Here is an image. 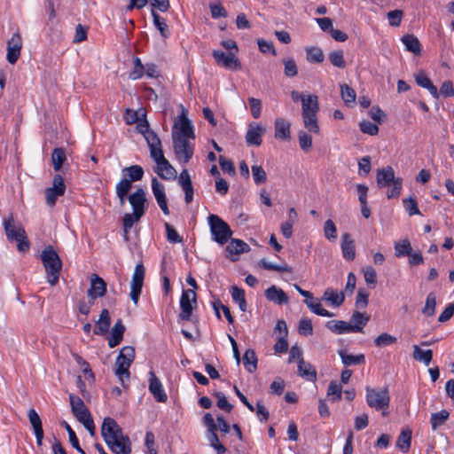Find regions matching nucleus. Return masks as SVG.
Segmentation results:
<instances>
[{
    "instance_id": "obj_1",
    "label": "nucleus",
    "mask_w": 454,
    "mask_h": 454,
    "mask_svg": "<svg viewBox=\"0 0 454 454\" xmlns=\"http://www.w3.org/2000/svg\"><path fill=\"white\" fill-rule=\"evenodd\" d=\"M101 435L114 453H131V442L129 436L123 434L121 427L114 419L110 417L104 419L101 426Z\"/></svg>"
},
{
    "instance_id": "obj_2",
    "label": "nucleus",
    "mask_w": 454,
    "mask_h": 454,
    "mask_svg": "<svg viewBox=\"0 0 454 454\" xmlns=\"http://www.w3.org/2000/svg\"><path fill=\"white\" fill-rule=\"evenodd\" d=\"M3 225L7 240L15 242L20 253H27L30 248V242L22 223L11 215L4 219Z\"/></svg>"
},
{
    "instance_id": "obj_3",
    "label": "nucleus",
    "mask_w": 454,
    "mask_h": 454,
    "mask_svg": "<svg viewBox=\"0 0 454 454\" xmlns=\"http://www.w3.org/2000/svg\"><path fill=\"white\" fill-rule=\"evenodd\" d=\"M42 262L45 268L48 282L54 286L58 284L62 270V261L52 247H45L41 254Z\"/></svg>"
},
{
    "instance_id": "obj_4",
    "label": "nucleus",
    "mask_w": 454,
    "mask_h": 454,
    "mask_svg": "<svg viewBox=\"0 0 454 454\" xmlns=\"http://www.w3.org/2000/svg\"><path fill=\"white\" fill-rule=\"evenodd\" d=\"M301 115L304 127L312 133H319L317 113L319 111L318 98L317 95H308L301 103Z\"/></svg>"
},
{
    "instance_id": "obj_5",
    "label": "nucleus",
    "mask_w": 454,
    "mask_h": 454,
    "mask_svg": "<svg viewBox=\"0 0 454 454\" xmlns=\"http://www.w3.org/2000/svg\"><path fill=\"white\" fill-rule=\"evenodd\" d=\"M135 358V348L131 346L123 347L115 361L114 373L126 387L125 381L130 378L129 367Z\"/></svg>"
},
{
    "instance_id": "obj_6",
    "label": "nucleus",
    "mask_w": 454,
    "mask_h": 454,
    "mask_svg": "<svg viewBox=\"0 0 454 454\" xmlns=\"http://www.w3.org/2000/svg\"><path fill=\"white\" fill-rule=\"evenodd\" d=\"M366 402L371 408L382 411L384 417L388 415L387 410L389 407L390 396L387 387L380 390L366 387Z\"/></svg>"
},
{
    "instance_id": "obj_7",
    "label": "nucleus",
    "mask_w": 454,
    "mask_h": 454,
    "mask_svg": "<svg viewBox=\"0 0 454 454\" xmlns=\"http://www.w3.org/2000/svg\"><path fill=\"white\" fill-rule=\"evenodd\" d=\"M207 221L213 240L220 245L225 244L232 235L228 223L216 215H209Z\"/></svg>"
},
{
    "instance_id": "obj_8",
    "label": "nucleus",
    "mask_w": 454,
    "mask_h": 454,
    "mask_svg": "<svg viewBox=\"0 0 454 454\" xmlns=\"http://www.w3.org/2000/svg\"><path fill=\"white\" fill-rule=\"evenodd\" d=\"M172 139L174 153L176 159L184 164L188 163L192 158L194 146L191 145L188 139H185V137L174 136V138Z\"/></svg>"
},
{
    "instance_id": "obj_9",
    "label": "nucleus",
    "mask_w": 454,
    "mask_h": 454,
    "mask_svg": "<svg viewBox=\"0 0 454 454\" xmlns=\"http://www.w3.org/2000/svg\"><path fill=\"white\" fill-rule=\"evenodd\" d=\"M145 269L143 263H137L135 267L132 279L130 282V299L135 305L137 304L139 296L142 293L144 285Z\"/></svg>"
},
{
    "instance_id": "obj_10",
    "label": "nucleus",
    "mask_w": 454,
    "mask_h": 454,
    "mask_svg": "<svg viewBox=\"0 0 454 454\" xmlns=\"http://www.w3.org/2000/svg\"><path fill=\"white\" fill-rule=\"evenodd\" d=\"M196 293L192 289L183 290L182 295L180 298V309L181 311L178 315V317L182 321H189L191 319L193 305H196Z\"/></svg>"
},
{
    "instance_id": "obj_11",
    "label": "nucleus",
    "mask_w": 454,
    "mask_h": 454,
    "mask_svg": "<svg viewBox=\"0 0 454 454\" xmlns=\"http://www.w3.org/2000/svg\"><path fill=\"white\" fill-rule=\"evenodd\" d=\"M174 136L185 137V139L195 138L193 126L191 121L187 118L186 112L184 108L178 117V120L174 123L172 138H174Z\"/></svg>"
},
{
    "instance_id": "obj_12",
    "label": "nucleus",
    "mask_w": 454,
    "mask_h": 454,
    "mask_svg": "<svg viewBox=\"0 0 454 454\" xmlns=\"http://www.w3.org/2000/svg\"><path fill=\"white\" fill-rule=\"evenodd\" d=\"M65 191L66 185L63 177L59 174L55 175L52 181V187H49L45 190L46 203L50 207L55 206L57 199L64 195Z\"/></svg>"
},
{
    "instance_id": "obj_13",
    "label": "nucleus",
    "mask_w": 454,
    "mask_h": 454,
    "mask_svg": "<svg viewBox=\"0 0 454 454\" xmlns=\"http://www.w3.org/2000/svg\"><path fill=\"white\" fill-rule=\"evenodd\" d=\"M212 55L215 62L226 69L238 70L241 68V64L235 57V52L225 54V52L222 51L215 50L213 51Z\"/></svg>"
},
{
    "instance_id": "obj_14",
    "label": "nucleus",
    "mask_w": 454,
    "mask_h": 454,
    "mask_svg": "<svg viewBox=\"0 0 454 454\" xmlns=\"http://www.w3.org/2000/svg\"><path fill=\"white\" fill-rule=\"evenodd\" d=\"M22 49V39L19 32L12 35L7 41L6 59L10 64H15L20 56Z\"/></svg>"
},
{
    "instance_id": "obj_15",
    "label": "nucleus",
    "mask_w": 454,
    "mask_h": 454,
    "mask_svg": "<svg viewBox=\"0 0 454 454\" xmlns=\"http://www.w3.org/2000/svg\"><path fill=\"white\" fill-rule=\"evenodd\" d=\"M71 411L79 422L91 417V414L84 402L74 394L69 395Z\"/></svg>"
},
{
    "instance_id": "obj_16",
    "label": "nucleus",
    "mask_w": 454,
    "mask_h": 454,
    "mask_svg": "<svg viewBox=\"0 0 454 454\" xmlns=\"http://www.w3.org/2000/svg\"><path fill=\"white\" fill-rule=\"evenodd\" d=\"M129 201L133 208L135 216H143L145 212V192L142 188H137L135 192L129 195Z\"/></svg>"
},
{
    "instance_id": "obj_17",
    "label": "nucleus",
    "mask_w": 454,
    "mask_h": 454,
    "mask_svg": "<svg viewBox=\"0 0 454 454\" xmlns=\"http://www.w3.org/2000/svg\"><path fill=\"white\" fill-rule=\"evenodd\" d=\"M147 144L150 149L151 157L157 163V165L167 160L163 154L160 139L156 133H151L148 136Z\"/></svg>"
},
{
    "instance_id": "obj_18",
    "label": "nucleus",
    "mask_w": 454,
    "mask_h": 454,
    "mask_svg": "<svg viewBox=\"0 0 454 454\" xmlns=\"http://www.w3.org/2000/svg\"><path fill=\"white\" fill-rule=\"evenodd\" d=\"M152 191L163 214L166 215H169L165 187L157 180L156 177L152 179Z\"/></svg>"
},
{
    "instance_id": "obj_19",
    "label": "nucleus",
    "mask_w": 454,
    "mask_h": 454,
    "mask_svg": "<svg viewBox=\"0 0 454 454\" xmlns=\"http://www.w3.org/2000/svg\"><path fill=\"white\" fill-rule=\"evenodd\" d=\"M149 391L153 395L155 400L159 403H165L168 400V395L163 388V386L159 380V378L155 375V373L151 371L149 372Z\"/></svg>"
},
{
    "instance_id": "obj_20",
    "label": "nucleus",
    "mask_w": 454,
    "mask_h": 454,
    "mask_svg": "<svg viewBox=\"0 0 454 454\" xmlns=\"http://www.w3.org/2000/svg\"><path fill=\"white\" fill-rule=\"evenodd\" d=\"M106 293V283L98 274H91L90 286L87 291V296L90 298L103 297Z\"/></svg>"
},
{
    "instance_id": "obj_21",
    "label": "nucleus",
    "mask_w": 454,
    "mask_h": 454,
    "mask_svg": "<svg viewBox=\"0 0 454 454\" xmlns=\"http://www.w3.org/2000/svg\"><path fill=\"white\" fill-rule=\"evenodd\" d=\"M249 250L250 247L246 242L241 239H232L226 247V257L232 262H236L240 254L248 252Z\"/></svg>"
},
{
    "instance_id": "obj_22",
    "label": "nucleus",
    "mask_w": 454,
    "mask_h": 454,
    "mask_svg": "<svg viewBox=\"0 0 454 454\" xmlns=\"http://www.w3.org/2000/svg\"><path fill=\"white\" fill-rule=\"evenodd\" d=\"M265 128L257 124L251 123L249 124L248 129L246 134V142L248 145H255L259 146L262 145V136L265 132Z\"/></svg>"
},
{
    "instance_id": "obj_23",
    "label": "nucleus",
    "mask_w": 454,
    "mask_h": 454,
    "mask_svg": "<svg viewBox=\"0 0 454 454\" xmlns=\"http://www.w3.org/2000/svg\"><path fill=\"white\" fill-rule=\"evenodd\" d=\"M377 185L379 188L390 186L394 184L397 177L395 176V172L392 167L387 166L377 170Z\"/></svg>"
},
{
    "instance_id": "obj_24",
    "label": "nucleus",
    "mask_w": 454,
    "mask_h": 454,
    "mask_svg": "<svg viewBox=\"0 0 454 454\" xmlns=\"http://www.w3.org/2000/svg\"><path fill=\"white\" fill-rule=\"evenodd\" d=\"M340 247L345 260L351 262L356 258L355 241L349 233L342 234Z\"/></svg>"
},
{
    "instance_id": "obj_25",
    "label": "nucleus",
    "mask_w": 454,
    "mask_h": 454,
    "mask_svg": "<svg viewBox=\"0 0 454 454\" xmlns=\"http://www.w3.org/2000/svg\"><path fill=\"white\" fill-rule=\"evenodd\" d=\"M29 422L34 429L36 438V444L42 446L43 439V429L42 427V420L35 409H30L27 413Z\"/></svg>"
},
{
    "instance_id": "obj_26",
    "label": "nucleus",
    "mask_w": 454,
    "mask_h": 454,
    "mask_svg": "<svg viewBox=\"0 0 454 454\" xmlns=\"http://www.w3.org/2000/svg\"><path fill=\"white\" fill-rule=\"evenodd\" d=\"M125 329L122 320L118 319L110 332V337L108 338L109 348H113L121 342Z\"/></svg>"
},
{
    "instance_id": "obj_27",
    "label": "nucleus",
    "mask_w": 454,
    "mask_h": 454,
    "mask_svg": "<svg viewBox=\"0 0 454 454\" xmlns=\"http://www.w3.org/2000/svg\"><path fill=\"white\" fill-rule=\"evenodd\" d=\"M265 297L267 300L278 305L286 304L289 301L287 294L281 288H278L276 286H271L266 289Z\"/></svg>"
},
{
    "instance_id": "obj_28",
    "label": "nucleus",
    "mask_w": 454,
    "mask_h": 454,
    "mask_svg": "<svg viewBox=\"0 0 454 454\" xmlns=\"http://www.w3.org/2000/svg\"><path fill=\"white\" fill-rule=\"evenodd\" d=\"M414 78L416 83L419 86L427 89L434 98H439V93L436 86L434 85L432 81L427 77L424 71H419L417 74H415Z\"/></svg>"
},
{
    "instance_id": "obj_29",
    "label": "nucleus",
    "mask_w": 454,
    "mask_h": 454,
    "mask_svg": "<svg viewBox=\"0 0 454 454\" xmlns=\"http://www.w3.org/2000/svg\"><path fill=\"white\" fill-rule=\"evenodd\" d=\"M111 325V317L108 309H102L98 320L96 322L94 333L96 335H105L108 333Z\"/></svg>"
},
{
    "instance_id": "obj_30",
    "label": "nucleus",
    "mask_w": 454,
    "mask_h": 454,
    "mask_svg": "<svg viewBox=\"0 0 454 454\" xmlns=\"http://www.w3.org/2000/svg\"><path fill=\"white\" fill-rule=\"evenodd\" d=\"M338 355L341 358V362L345 366L365 364V356L364 354L352 355L348 354L346 349H340L338 350Z\"/></svg>"
},
{
    "instance_id": "obj_31",
    "label": "nucleus",
    "mask_w": 454,
    "mask_h": 454,
    "mask_svg": "<svg viewBox=\"0 0 454 454\" xmlns=\"http://www.w3.org/2000/svg\"><path fill=\"white\" fill-rule=\"evenodd\" d=\"M370 317L366 314L354 311L350 318L352 333H362Z\"/></svg>"
},
{
    "instance_id": "obj_32",
    "label": "nucleus",
    "mask_w": 454,
    "mask_h": 454,
    "mask_svg": "<svg viewBox=\"0 0 454 454\" xmlns=\"http://www.w3.org/2000/svg\"><path fill=\"white\" fill-rule=\"evenodd\" d=\"M155 172L162 179L174 180L176 177V170L168 162V160H164L160 164L157 165Z\"/></svg>"
},
{
    "instance_id": "obj_33",
    "label": "nucleus",
    "mask_w": 454,
    "mask_h": 454,
    "mask_svg": "<svg viewBox=\"0 0 454 454\" xmlns=\"http://www.w3.org/2000/svg\"><path fill=\"white\" fill-rule=\"evenodd\" d=\"M275 137L282 140L290 139V123L282 118L275 121Z\"/></svg>"
},
{
    "instance_id": "obj_34",
    "label": "nucleus",
    "mask_w": 454,
    "mask_h": 454,
    "mask_svg": "<svg viewBox=\"0 0 454 454\" xmlns=\"http://www.w3.org/2000/svg\"><path fill=\"white\" fill-rule=\"evenodd\" d=\"M322 300L330 302L333 306L340 307L345 300L343 292L338 293L333 288H327L322 296Z\"/></svg>"
},
{
    "instance_id": "obj_35",
    "label": "nucleus",
    "mask_w": 454,
    "mask_h": 454,
    "mask_svg": "<svg viewBox=\"0 0 454 454\" xmlns=\"http://www.w3.org/2000/svg\"><path fill=\"white\" fill-rule=\"evenodd\" d=\"M327 329L336 334H343L352 333L351 324L343 320H332L328 321L325 325Z\"/></svg>"
},
{
    "instance_id": "obj_36",
    "label": "nucleus",
    "mask_w": 454,
    "mask_h": 454,
    "mask_svg": "<svg viewBox=\"0 0 454 454\" xmlns=\"http://www.w3.org/2000/svg\"><path fill=\"white\" fill-rule=\"evenodd\" d=\"M258 359L254 349L248 348L243 355V364L245 369L253 373L257 370Z\"/></svg>"
},
{
    "instance_id": "obj_37",
    "label": "nucleus",
    "mask_w": 454,
    "mask_h": 454,
    "mask_svg": "<svg viewBox=\"0 0 454 454\" xmlns=\"http://www.w3.org/2000/svg\"><path fill=\"white\" fill-rule=\"evenodd\" d=\"M298 374L309 381H314L317 379V372L315 368L309 363H305L304 360L299 361Z\"/></svg>"
},
{
    "instance_id": "obj_38",
    "label": "nucleus",
    "mask_w": 454,
    "mask_h": 454,
    "mask_svg": "<svg viewBox=\"0 0 454 454\" xmlns=\"http://www.w3.org/2000/svg\"><path fill=\"white\" fill-rule=\"evenodd\" d=\"M413 359L423 363L425 365H429L433 359V351L431 349L424 350L418 345H413Z\"/></svg>"
},
{
    "instance_id": "obj_39",
    "label": "nucleus",
    "mask_w": 454,
    "mask_h": 454,
    "mask_svg": "<svg viewBox=\"0 0 454 454\" xmlns=\"http://www.w3.org/2000/svg\"><path fill=\"white\" fill-rule=\"evenodd\" d=\"M132 188V183L128 181L127 177L121 178L116 184L115 192L120 200V204L122 206L125 203V198Z\"/></svg>"
},
{
    "instance_id": "obj_40",
    "label": "nucleus",
    "mask_w": 454,
    "mask_h": 454,
    "mask_svg": "<svg viewBox=\"0 0 454 454\" xmlns=\"http://www.w3.org/2000/svg\"><path fill=\"white\" fill-rule=\"evenodd\" d=\"M402 42L408 51L419 55L421 52V44L419 39L413 35H405L402 37Z\"/></svg>"
},
{
    "instance_id": "obj_41",
    "label": "nucleus",
    "mask_w": 454,
    "mask_h": 454,
    "mask_svg": "<svg viewBox=\"0 0 454 454\" xmlns=\"http://www.w3.org/2000/svg\"><path fill=\"white\" fill-rule=\"evenodd\" d=\"M304 302L306 303L307 307L316 315L327 317L333 316V313L324 309L319 301L317 299H314L313 296L312 299H306Z\"/></svg>"
},
{
    "instance_id": "obj_42",
    "label": "nucleus",
    "mask_w": 454,
    "mask_h": 454,
    "mask_svg": "<svg viewBox=\"0 0 454 454\" xmlns=\"http://www.w3.org/2000/svg\"><path fill=\"white\" fill-rule=\"evenodd\" d=\"M411 430L405 429L401 432L396 441V447L403 453L409 451L411 443Z\"/></svg>"
},
{
    "instance_id": "obj_43",
    "label": "nucleus",
    "mask_w": 454,
    "mask_h": 454,
    "mask_svg": "<svg viewBox=\"0 0 454 454\" xmlns=\"http://www.w3.org/2000/svg\"><path fill=\"white\" fill-rule=\"evenodd\" d=\"M67 160L66 151L62 147H57L52 151L51 161L53 168L56 172L59 171Z\"/></svg>"
},
{
    "instance_id": "obj_44",
    "label": "nucleus",
    "mask_w": 454,
    "mask_h": 454,
    "mask_svg": "<svg viewBox=\"0 0 454 454\" xmlns=\"http://www.w3.org/2000/svg\"><path fill=\"white\" fill-rule=\"evenodd\" d=\"M122 173L129 176L128 181L130 183L140 181L144 176V169L139 165L126 167L122 169Z\"/></svg>"
},
{
    "instance_id": "obj_45",
    "label": "nucleus",
    "mask_w": 454,
    "mask_h": 454,
    "mask_svg": "<svg viewBox=\"0 0 454 454\" xmlns=\"http://www.w3.org/2000/svg\"><path fill=\"white\" fill-rule=\"evenodd\" d=\"M153 20L155 27L159 30L161 37L168 38L170 35V31L168 26L167 25L165 20L161 18L156 12H153Z\"/></svg>"
},
{
    "instance_id": "obj_46",
    "label": "nucleus",
    "mask_w": 454,
    "mask_h": 454,
    "mask_svg": "<svg viewBox=\"0 0 454 454\" xmlns=\"http://www.w3.org/2000/svg\"><path fill=\"white\" fill-rule=\"evenodd\" d=\"M450 413L446 410H442L438 412L432 413L430 418V424L433 430H436L439 427L442 426L449 419Z\"/></svg>"
},
{
    "instance_id": "obj_47",
    "label": "nucleus",
    "mask_w": 454,
    "mask_h": 454,
    "mask_svg": "<svg viewBox=\"0 0 454 454\" xmlns=\"http://www.w3.org/2000/svg\"><path fill=\"white\" fill-rule=\"evenodd\" d=\"M206 435L210 446L216 451L217 454H224L226 452V448L219 442L216 430L208 431L207 432Z\"/></svg>"
},
{
    "instance_id": "obj_48",
    "label": "nucleus",
    "mask_w": 454,
    "mask_h": 454,
    "mask_svg": "<svg viewBox=\"0 0 454 454\" xmlns=\"http://www.w3.org/2000/svg\"><path fill=\"white\" fill-rule=\"evenodd\" d=\"M412 252L411 242L408 239H403L395 244V255L396 257L408 256Z\"/></svg>"
},
{
    "instance_id": "obj_49",
    "label": "nucleus",
    "mask_w": 454,
    "mask_h": 454,
    "mask_svg": "<svg viewBox=\"0 0 454 454\" xmlns=\"http://www.w3.org/2000/svg\"><path fill=\"white\" fill-rule=\"evenodd\" d=\"M258 265L261 268H262L264 270H275V271H278V272H288V273L292 272V269L287 264H285V265L274 264V263L269 262L264 258L261 259L258 262Z\"/></svg>"
},
{
    "instance_id": "obj_50",
    "label": "nucleus",
    "mask_w": 454,
    "mask_h": 454,
    "mask_svg": "<svg viewBox=\"0 0 454 454\" xmlns=\"http://www.w3.org/2000/svg\"><path fill=\"white\" fill-rule=\"evenodd\" d=\"M62 426L65 427L68 434L69 442L73 448H74L78 452L81 454H86L85 451L82 449L80 446L78 438L75 434V432L73 430V428L70 427V425L67 421L62 422Z\"/></svg>"
},
{
    "instance_id": "obj_51",
    "label": "nucleus",
    "mask_w": 454,
    "mask_h": 454,
    "mask_svg": "<svg viewBox=\"0 0 454 454\" xmlns=\"http://www.w3.org/2000/svg\"><path fill=\"white\" fill-rule=\"evenodd\" d=\"M328 59L333 67L338 68H345L346 62L344 59L343 51H333L328 54Z\"/></svg>"
},
{
    "instance_id": "obj_52",
    "label": "nucleus",
    "mask_w": 454,
    "mask_h": 454,
    "mask_svg": "<svg viewBox=\"0 0 454 454\" xmlns=\"http://www.w3.org/2000/svg\"><path fill=\"white\" fill-rule=\"evenodd\" d=\"M435 306L436 296L434 293H429L426 299L425 306L422 309V313L428 317L434 316L435 313Z\"/></svg>"
},
{
    "instance_id": "obj_53",
    "label": "nucleus",
    "mask_w": 454,
    "mask_h": 454,
    "mask_svg": "<svg viewBox=\"0 0 454 454\" xmlns=\"http://www.w3.org/2000/svg\"><path fill=\"white\" fill-rule=\"evenodd\" d=\"M307 60L310 63H321L324 61V53L321 49L317 47L308 48Z\"/></svg>"
},
{
    "instance_id": "obj_54",
    "label": "nucleus",
    "mask_w": 454,
    "mask_h": 454,
    "mask_svg": "<svg viewBox=\"0 0 454 454\" xmlns=\"http://www.w3.org/2000/svg\"><path fill=\"white\" fill-rule=\"evenodd\" d=\"M284 74L286 77L292 78L297 75L298 67L293 59H284Z\"/></svg>"
},
{
    "instance_id": "obj_55",
    "label": "nucleus",
    "mask_w": 454,
    "mask_h": 454,
    "mask_svg": "<svg viewBox=\"0 0 454 454\" xmlns=\"http://www.w3.org/2000/svg\"><path fill=\"white\" fill-rule=\"evenodd\" d=\"M340 93L342 99L347 105L355 103L356 94V91L350 86L347 84L341 85Z\"/></svg>"
},
{
    "instance_id": "obj_56",
    "label": "nucleus",
    "mask_w": 454,
    "mask_h": 454,
    "mask_svg": "<svg viewBox=\"0 0 454 454\" xmlns=\"http://www.w3.org/2000/svg\"><path fill=\"white\" fill-rule=\"evenodd\" d=\"M252 175L255 184L259 185L264 184L267 181V175L262 166L253 165Z\"/></svg>"
},
{
    "instance_id": "obj_57",
    "label": "nucleus",
    "mask_w": 454,
    "mask_h": 454,
    "mask_svg": "<svg viewBox=\"0 0 454 454\" xmlns=\"http://www.w3.org/2000/svg\"><path fill=\"white\" fill-rule=\"evenodd\" d=\"M324 234L330 241H333L337 239V228L333 220L328 219L325 221L324 224Z\"/></svg>"
},
{
    "instance_id": "obj_58",
    "label": "nucleus",
    "mask_w": 454,
    "mask_h": 454,
    "mask_svg": "<svg viewBox=\"0 0 454 454\" xmlns=\"http://www.w3.org/2000/svg\"><path fill=\"white\" fill-rule=\"evenodd\" d=\"M397 339L387 333L380 334L375 340L374 344L377 347H386L395 343Z\"/></svg>"
},
{
    "instance_id": "obj_59",
    "label": "nucleus",
    "mask_w": 454,
    "mask_h": 454,
    "mask_svg": "<svg viewBox=\"0 0 454 454\" xmlns=\"http://www.w3.org/2000/svg\"><path fill=\"white\" fill-rule=\"evenodd\" d=\"M164 226L166 229L167 239L169 243L176 244L183 241V238L177 233L172 225L168 223H165Z\"/></svg>"
},
{
    "instance_id": "obj_60",
    "label": "nucleus",
    "mask_w": 454,
    "mask_h": 454,
    "mask_svg": "<svg viewBox=\"0 0 454 454\" xmlns=\"http://www.w3.org/2000/svg\"><path fill=\"white\" fill-rule=\"evenodd\" d=\"M151 6V14H153V12H166L170 8L169 0H151L150 2Z\"/></svg>"
},
{
    "instance_id": "obj_61",
    "label": "nucleus",
    "mask_w": 454,
    "mask_h": 454,
    "mask_svg": "<svg viewBox=\"0 0 454 454\" xmlns=\"http://www.w3.org/2000/svg\"><path fill=\"white\" fill-rule=\"evenodd\" d=\"M145 73V67L141 62V59L139 58H135L134 59V68L129 73V78L131 80H137L141 78L144 75Z\"/></svg>"
},
{
    "instance_id": "obj_62",
    "label": "nucleus",
    "mask_w": 454,
    "mask_h": 454,
    "mask_svg": "<svg viewBox=\"0 0 454 454\" xmlns=\"http://www.w3.org/2000/svg\"><path fill=\"white\" fill-rule=\"evenodd\" d=\"M403 16V12L402 10L390 11L387 14L388 23L392 27H399L402 22Z\"/></svg>"
},
{
    "instance_id": "obj_63",
    "label": "nucleus",
    "mask_w": 454,
    "mask_h": 454,
    "mask_svg": "<svg viewBox=\"0 0 454 454\" xmlns=\"http://www.w3.org/2000/svg\"><path fill=\"white\" fill-rule=\"evenodd\" d=\"M327 395L332 396V401L336 402L341 399V386L334 381L329 384Z\"/></svg>"
},
{
    "instance_id": "obj_64",
    "label": "nucleus",
    "mask_w": 454,
    "mask_h": 454,
    "mask_svg": "<svg viewBox=\"0 0 454 454\" xmlns=\"http://www.w3.org/2000/svg\"><path fill=\"white\" fill-rule=\"evenodd\" d=\"M359 128L363 133L368 134L371 136H375L379 132V127L376 124L372 123L369 121H361L359 123Z\"/></svg>"
}]
</instances>
